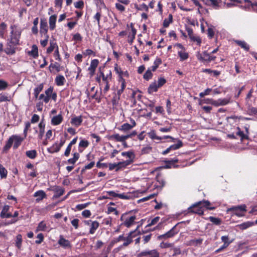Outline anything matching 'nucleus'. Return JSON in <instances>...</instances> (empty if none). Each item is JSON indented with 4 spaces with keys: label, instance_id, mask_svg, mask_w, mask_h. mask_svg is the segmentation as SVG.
<instances>
[{
    "label": "nucleus",
    "instance_id": "obj_51",
    "mask_svg": "<svg viewBox=\"0 0 257 257\" xmlns=\"http://www.w3.org/2000/svg\"><path fill=\"white\" fill-rule=\"evenodd\" d=\"M22 236L21 234H19L16 236V246L18 247V249H20L22 247Z\"/></svg>",
    "mask_w": 257,
    "mask_h": 257
},
{
    "label": "nucleus",
    "instance_id": "obj_55",
    "mask_svg": "<svg viewBox=\"0 0 257 257\" xmlns=\"http://www.w3.org/2000/svg\"><path fill=\"white\" fill-rule=\"evenodd\" d=\"M8 86L9 84L7 81L0 79V91L5 90Z\"/></svg>",
    "mask_w": 257,
    "mask_h": 257
},
{
    "label": "nucleus",
    "instance_id": "obj_50",
    "mask_svg": "<svg viewBox=\"0 0 257 257\" xmlns=\"http://www.w3.org/2000/svg\"><path fill=\"white\" fill-rule=\"evenodd\" d=\"M148 134L149 138H150L152 140H157L158 141L162 140V138L156 135V132L154 130L151 131Z\"/></svg>",
    "mask_w": 257,
    "mask_h": 257
},
{
    "label": "nucleus",
    "instance_id": "obj_64",
    "mask_svg": "<svg viewBox=\"0 0 257 257\" xmlns=\"http://www.w3.org/2000/svg\"><path fill=\"white\" fill-rule=\"evenodd\" d=\"M10 208V206L9 205H5L2 209V211L0 214V217L2 218H4V215L8 213Z\"/></svg>",
    "mask_w": 257,
    "mask_h": 257
},
{
    "label": "nucleus",
    "instance_id": "obj_16",
    "mask_svg": "<svg viewBox=\"0 0 257 257\" xmlns=\"http://www.w3.org/2000/svg\"><path fill=\"white\" fill-rule=\"evenodd\" d=\"M51 190L54 192L53 198L56 199L62 196L64 193V189L58 186H54L51 188Z\"/></svg>",
    "mask_w": 257,
    "mask_h": 257
},
{
    "label": "nucleus",
    "instance_id": "obj_37",
    "mask_svg": "<svg viewBox=\"0 0 257 257\" xmlns=\"http://www.w3.org/2000/svg\"><path fill=\"white\" fill-rule=\"evenodd\" d=\"M159 88L160 87H158V84H157L156 82L155 81L149 85L148 88V92L149 94H152L153 92H157Z\"/></svg>",
    "mask_w": 257,
    "mask_h": 257
},
{
    "label": "nucleus",
    "instance_id": "obj_12",
    "mask_svg": "<svg viewBox=\"0 0 257 257\" xmlns=\"http://www.w3.org/2000/svg\"><path fill=\"white\" fill-rule=\"evenodd\" d=\"M131 124H129L128 123H124L122 124L120 127H118L117 129L124 133H126V134L128 133L129 131L132 129L136 125V123L134 119L133 118H131Z\"/></svg>",
    "mask_w": 257,
    "mask_h": 257
},
{
    "label": "nucleus",
    "instance_id": "obj_30",
    "mask_svg": "<svg viewBox=\"0 0 257 257\" xmlns=\"http://www.w3.org/2000/svg\"><path fill=\"white\" fill-rule=\"evenodd\" d=\"M34 196L35 197H37L36 201L37 202H40L43 198L46 197V194L45 192L43 190H39L35 193Z\"/></svg>",
    "mask_w": 257,
    "mask_h": 257
},
{
    "label": "nucleus",
    "instance_id": "obj_44",
    "mask_svg": "<svg viewBox=\"0 0 257 257\" xmlns=\"http://www.w3.org/2000/svg\"><path fill=\"white\" fill-rule=\"evenodd\" d=\"M73 157L68 160V164L74 165L76 161L78 160L80 155L78 153L75 152L73 154Z\"/></svg>",
    "mask_w": 257,
    "mask_h": 257
},
{
    "label": "nucleus",
    "instance_id": "obj_38",
    "mask_svg": "<svg viewBox=\"0 0 257 257\" xmlns=\"http://www.w3.org/2000/svg\"><path fill=\"white\" fill-rule=\"evenodd\" d=\"M178 55L180 57V61H184L189 58V54L185 51V50L178 51Z\"/></svg>",
    "mask_w": 257,
    "mask_h": 257
},
{
    "label": "nucleus",
    "instance_id": "obj_39",
    "mask_svg": "<svg viewBox=\"0 0 257 257\" xmlns=\"http://www.w3.org/2000/svg\"><path fill=\"white\" fill-rule=\"evenodd\" d=\"M51 61V64L49 67V69L50 70V72H52L53 71V69H56V70L57 71V72H59L60 71V64L58 62H54V63H52L53 62V60L52 59H51L50 60Z\"/></svg>",
    "mask_w": 257,
    "mask_h": 257
},
{
    "label": "nucleus",
    "instance_id": "obj_33",
    "mask_svg": "<svg viewBox=\"0 0 257 257\" xmlns=\"http://www.w3.org/2000/svg\"><path fill=\"white\" fill-rule=\"evenodd\" d=\"M66 81L65 77L62 75H57L55 79V82L57 86H63Z\"/></svg>",
    "mask_w": 257,
    "mask_h": 257
},
{
    "label": "nucleus",
    "instance_id": "obj_24",
    "mask_svg": "<svg viewBox=\"0 0 257 257\" xmlns=\"http://www.w3.org/2000/svg\"><path fill=\"white\" fill-rule=\"evenodd\" d=\"M63 120V117L62 114L60 113L57 115L54 116L51 120V123L53 125H58L60 124Z\"/></svg>",
    "mask_w": 257,
    "mask_h": 257
},
{
    "label": "nucleus",
    "instance_id": "obj_3",
    "mask_svg": "<svg viewBox=\"0 0 257 257\" xmlns=\"http://www.w3.org/2000/svg\"><path fill=\"white\" fill-rule=\"evenodd\" d=\"M99 73L101 76V84L100 87H103V91L104 94L106 93L110 88L109 82L111 81L112 72L110 70H101V67L99 68Z\"/></svg>",
    "mask_w": 257,
    "mask_h": 257
},
{
    "label": "nucleus",
    "instance_id": "obj_49",
    "mask_svg": "<svg viewBox=\"0 0 257 257\" xmlns=\"http://www.w3.org/2000/svg\"><path fill=\"white\" fill-rule=\"evenodd\" d=\"M134 195L132 193L118 194V197L122 199H130L133 197Z\"/></svg>",
    "mask_w": 257,
    "mask_h": 257
},
{
    "label": "nucleus",
    "instance_id": "obj_40",
    "mask_svg": "<svg viewBox=\"0 0 257 257\" xmlns=\"http://www.w3.org/2000/svg\"><path fill=\"white\" fill-rule=\"evenodd\" d=\"M162 63V59L160 58L157 57L154 62L153 65L151 67L152 71L155 72Z\"/></svg>",
    "mask_w": 257,
    "mask_h": 257
},
{
    "label": "nucleus",
    "instance_id": "obj_11",
    "mask_svg": "<svg viewBox=\"0 0 257 257\" xmlns=\"http://www.w3.org/2000/svg\"><path fill=\"white\" fill-rule=\"evenodd\" d=\"M221 240L223 242V244L218 249L215 251V253H218L223 251L233 241V239L229 240L228 235L222 236L221 237Z\"/></svg>",
    "mask_w": 257,
    "mask_h": 257
},
{
    "label": "nucleus",
    "instance_id": "obj_29",
    "mask_svg": "<svg viewBox=\"0 0 257 257\" xmlns=\"http://www.w3.org/2000/svg\"><path fill=\"white\" fill-rule=\"evenodd\" d=\"M203 241V239L201 238L198 239H193L189 240L187 243V245L189 246H196L201 245Z\"/></svg>",
    "mask_w": 257,
    "mask_h": 257
},
{
    "label": "nucleus",
    "instance_id": "obj_57",
    "mask_svg": "<svg viewBox=\"0 0 257 257\" xmlns=\"http://www.w3.org/2000/svg\"><path fill=\"white\" fill-rule=\"evenodd\" d=\"M247 114L250 115L257 114V107H249L247 110Z\"/></svg>",
    "mask_w": 257,
    "mask_h": 257
},
{
    "label": "nucleus",
    "instance_id": "obj_27",
    "mask_svg": "<svg viewBox=\"0 0 257 257\" xmlns=\"http://www.w3.org/2000/svg\"><path fill=\"white\" fill-rule=\"evenodd\" d=\"M235 43L238 46H240L242 49H244L246 51L249 50L250 47L247 43L244 41L241 40H234Z\"/></svg>",
    "mask_w": 257,
    "mask_h": 257
},
{
    "label": "nucleus",
    "instance_id": "obj_35",
    "mask_svg": "<svg viewBox=\"0 0 257 257\" xmlns=\"http://www.w3.org/2000/svg\"><path fill=\"white\" fill-rule=\"evenodd\" d=\"M120 97L115 94V92L113 93V97L111 99V103L113 107H116L119 103Z\"/></svg>",
    "mask_w": 257,
    "mask_h": 257
},
{
    "label": "nucleus",
    "instance_id": "obj_45",
    "mask_svg": "<svg viewBox=\"0 0 257 257\" xmlns=\"http://www.w3.org/2000/svg\"><path fill=\"white\" fill-rule=\"evenodd\" d=\"M173 22V16L172 14H169L168 19H165L163 23L164 28H168L170 24Z\"/></svg>",
    "mask_w": 257,
    "mask_h": 257
},
{
    "label": "nucleus",
    "instance_id": "obj_43",
    "mask_svg": "<svg viewBox=\"0 0 257 257\" xmlns=\"http://www.w3.org/2000/svg\"><path fill=\"white\" fill-rule=\"evenodd\" d=\"M60 149L61 148L58 146V144L55 143L50 148L48 149V151L53 154L59 152Z\"/></svg>",
    "mask_w": 257,
    "mask_h": 257
},
{
    "label": "nucleus",
    "instance_id": "obj_21",
    "mask_svg": "<svg viewBox=\"0 0 257 257\" xmlns=\"http://www.w3.org/2000/svg\"><path fill=\"white\" fill-rule=\"evenodd\" d=\"M114 68L115 73L117 74V77L124 76L126 78L129 77L130 74L128 72L127 70L125 71H122L121 68L117 64H115Z\"/></svg>",
    "mask_w": 257,
    "mask_h": 257
},
{
    "label": "nucleus",
    "instance_id": "obj_48",
    "mask_svg": "<svg viewBox=\"0 0 257 257\" xmlns=\"http://www.w3.org/2000/svg\"><path fill=\"white\" fill-rule=\"evenodd\" d=\"M26 155L28 158L34 159L36 157L37 153L35 150H30L26 152Z\"/></svg>",
    "mask_w": 257,
    "mask_h": 257
},
{
    "label": "nucleus",
    "instance_id": "obj_7",
    "mask_svg": "<svg viewBox=\"0 0 257 257\" xmlns=\"http://www.w3.org/2000/svg\"><path fill=\"white\" fill-rule=\"evenodd\" d=\"M132 163V161L127 160L123 162H120L118 163H109L108 164V168L109 170H115L118 171L122 168H125Z\"/></svg>",
    "mask_w": 257,
    "mask_h": 257
},
{
    "label": "nucleus",
    "instance_id": "obj_63",
    "mask_svg": "<svg viewBox=\"0 0 257 257\" xmlns=\"http://www.w3.org/2000/svg\"><path fill=\"white\" fill-rule=\"evenodd\" d=\"M46 229V224L43 221H41L37 227L38 231H45Z\"/></svg>",
    "mask_w": 257,
    "mask_h": 257
},
{
    "label": "nucleus",
    "instance_id": "obj_13",
    "mask_svg": "<svg viewBox=\"0 0 257 257\" xmlns=\"http://www.w3.org/2000/svg\"><path fill=\"white\" fill-rule=\"evenodd\" d=\"M48 27L47 20L41 19L40 20V33L41 37L49 36L48 34Z\"/></svg>",
    "mask_w": 257,
    "mask_h": 257
},
{
    "label": "nucleus",
    "instance_id": "obj_15",
    "mask_svg": "<svg viewBox=\"0 0 257 257\" xmlns=\"http://www.w3.org/2000/svg\"><path fill=\"white\" fill-rule=\"evenodd\" d=\"M99 64L98 59H93L91 61L90 65L88 68V71L90 76H93L95 74L96 69Z\"/></svg>",
    "mask_w": 257,
    "mask_h": 257
},
{
    "label": "nucleus",
    "instance_id": "obj_54",
    "mask_svg": "<svg viewBox=\"0 0 257 257\" xmlns=\"http://www.w3.org/2000/svg\"><path fill=\"white\" fill-rule=\"evenodd\" d=\"M205 4L208 6H213L214 7H218V3L217 0H206Z\"/></svg>",
    "mask_w": 257,
    "mask_h": 257
},
{
    "label": "nucleus",
    "instance_id": "obj_47",
    "mask_svg": "<svg viewBox=\"0 0 257 257\" xmlns=\"http://www.w3.org/2000/svg\"><path fill=\"white\" fill-rule=\"evenodd\" d=\"M236 129L237 130V132L236 133V135L238 136L240 138V140L241 141L243 140H247L248 139V137L247 135H245L243 132L241 131V129L239 127H237Z\"/></svg>",
    "mask_w": 257,
    "mask_h": 257
},
{
    "label": "nucleus",
    "instance_id": "obj_23",
    "mask_svg": "<svg viewBox=\"0 0 257 257\" xmlns=\"http://www.w3.org/2000/svg\"><path fill=\"white\" fill-rule=\"evenodd\" d=\"M28 56L34 59H36L39 56L38 48L36 45H33L31 47V50L27 52Z\"/></svg>",
    "mask_w": 257,
    "mask_h": 257
},
{
    "label": "nucleus",
    "instance_id": "obj_22",
    "mask_svg": "<svg viewBox=\"0 0 257 257\" xmlns=\"http://www.w3.org/2000/svg\"><path fill=\"white\" fill-rule=\"evenodd\" d=\"M58 244L65 248H71V244L70 241L64 238L62 235L60 236V238L58 242Z\"/></svg>",
    "mask_w": 257,
    "mask_h": 257
},
{
    "label": "nucleus",
    "instance_id": "obj_56",
    "mask_svg": "<svg viewBox=\"0 0 257 257\" xmlns=\"http://www.w3.org/2000/svg\"><path fill=\"white\" fill-rule=\"evenodd\" d=\"M209 220L213 223L215 225H219L221 223V220L220 219L216 217H214L213 216H210L209 217Z\"/></svg>",
    "mask_w": 257,
    "mask_h": 257
},
{
    "label": "nucleus",
    "instance_id": "obj_41",
    "mask_svg": "<svg viewBox=\"0 0 257 257\" xmlns=\"http://www.w3.org/2000/svg\"><path fill=\"white\" fill-rule=\"evenodd\" d=\"M99 223L97 221H93L90 225V228L89 233L90 234H94L96 230L98 228Z\"/></svg>",
    "mask_w": 257,
    "mask_h": 257
},
{
    "label": "nucleus",
    "instance_id": "obj_6",
    "mask_svg": "<svg viewBox=\"0 0 257 257\" xmlns=\"http://www.w3.org/2000/svg\"><path fill=\"white\" fill-rule=\"evenodd\" d=\"M227 211L232 212L236 216L242 217L244 215V213L246 211V206L244 204L233 206L228 208Z\"/></svg>",
    "mask_w": 257,
    "mask_h": 257
},
{
    "label": "nucleus",
    "instance_id": "obj_42",
    "mask_svg": "<svg viewBox=\"0 0 257 257\" xmlns=\"http://www.w3.org/2000/svg\"><path fill=\"white\" fill-rule=\"evenodd\" d=\"M7 28V25L5 22L0 24V37L5 39V31Z\"/></svg>",
    "mask_w": 257,
    "mask_h": 257
},
{
    "label": "nucleus",
    "instance_id": "obj_20",
    "mask_svg": "<svg viewBox=\"0 0 257 257\" xmlns=\"http://www.w3.org/2000/svg\"><path fill=\"white\" fill-rule=\"evenodd\" d=\"M108 139L113 141L124 142L125 144H126V138L125 135L120 136L118 134H115L109 136L108 137Z\"/></svg>",
    "mask_w": 257,
    "mask_h": 257
},
{
    "label": "nucleus",
    "instance_id": "obj_18",
    "mask_svg": "<svg viewBox=\"0 0 257 257\" xmlns=\"http://www.w3.org/2000/svg\"><path fill=\"white\" fill-rule=\"evenodd\" d=\"M210 101V104L215 106L225 105L229 103V99L227 98L218 99L217 100L211 99Z\"/></svg>",
    "mask_w": 257,
    "mask_h": 257
},
{
    "label": "nucleus",
    "instance_id": "obj_46",
    "mask_svg": "<svg viewBox=\"0 0 257 257\" xmlns=\"http://www.w3.org/2000/svg\"><path fill=\"white\" fill-rule=\"evenodd\" d=\"M152 69L151 68H149L148 70L146 71V72L145 73V74L143 75V78L146 80H149L150 79H152L153 77V73H152Z\"/></svg>",
    "mask_w": 257,
    "mask_h": 257
},
{
    "label": "nucleus",
    "instance_id": "obj_32",
    "mask_svg": "<svg viewBox=\"0 0 257 257\" xmlns=\"http://www.w3.org/2000/svg\"><path fill=\"white\" fill-rule=\"evenodd\" d=\"M135 231H131L128 234L127 237H125V240H124L125 241L123 242L122 246H127L130 243H131L133 241V238L134 237L133 235Z\"/></svg>",
    "mask_w": 257,
    "mask_h": 257
},
{
    "label": "nucleus",
    "instance_id": "obj_62",
    "mask_svg": "<svg viewBox=\"0 0 257 257\" xmlns=\"http://www.w3.org/2000/svg\"><path fill=\"white\" fill-rule=\"evenodd\" d=\"M74 6L76 9H82L84 6V3L83 0H80L74 3Z\"/></svg>",
    "mask_w": 257,
    "mask_h": 257
},
{
    "label": "nucleus",
    "instance_id": "obj_53",
    "mask_svg": "<svg viewBox=\"0 0 257 257\" xmlns=\"http://www.w3.org/2000/svg\"><path fill=\"white\" fill-rule=\"evenodd\" d=\"M121 155L122 156H126V157L130 159L132 161V162H133V159L135 157V154L132 151H128V152H123L121 153Z\"/></svg>",
    "mask_w": 257,
    "mask_h": 257
},
{
    "label": "nucleus",
    "instance_id": "obj_4",
    "mask_svg": "<svg viewBox=\"0 0 257 257\" xmlns=\"http://www.w3.org/2000/svg\"><path fill=\"white\" fill-rule=\"evenodd\" d=\"M24 140V138L18 135H12L6 142L5 146L3 147V151L4 152H7L11 149L13 143V149H17L21 145Z\"/></svg>",
    "mask_w": 257,
    "mask_h": 257
},
{
    "label": "nucleus",
    "instance_id": "obj_1",
    "mask_svg": "<svg viewBox=\"0 0 257 257\" xmlns=\"http://www.w3.org/2000/svg\"><path fill=\"white\" fill-rule=\"evenodd\" d=\"M10 29L5 52L7 55H12L16 53V47L20 45L22 29L17 24L11 25Z\"/></svg>",
    "mask_w": 257,
    "mask_h": 257
},
{
    "label": "nucleus",
    "instance_id": "obj_17",
    "mask_svg": "<svg viewBox=\"0 0 257 257\" xmlns=\"http://www.w3.org/2000/svg\"><path fill=\"white\" fill-rule=\"evenodd\" d=\"M210 54L206 51H204L202 53L198 52L196 54L197 59L202 62L208 63Z\"/></svg>",
    "mask_w": 257,
    "mask_h": 257
},
{
    "label": "nucleus",
    "instance_id": "obj_19",
    "mask_svg": "<svg viewBox=\"0 0 257 257\" xmlns=\"http://www.w3.org/2000/svg\"><path fill=\"white\" fill-rule=\"evenodd\" d=\"M183 146V143L181 140H178L177 144H173L170 146L167 149L162 152V154L165 155L171 152L172 150H176Z\"/></svg>",
    "mask_w": 257,
    "mask_h": 257
},
{
    "label": "nucleus",
    "instance_id": "obj_58",
    "mask_svg": "<svg viewBox=\"0 0 257 257\" xmlns=\"http://www.w3.org/2000/svg\"><path fill=\"white\" fill-rule=\"evenodd\" d=\"M104 158L102 157L100 159L99 161L96 163V167L98 168H108V164L102 163L100 162L103 161Z\"/></svg>",
    "mask_w": 257,
    "mask_h": 257
},
{
    "label": "nucleus",
    "instance_id": "obj_60",
    "mask_svg": "<svg viewBox=\"0 0 257 257\" xmlns=\"http://www.w3.org/2000/svg\"><path fill=\"white\" fill-rule=\"evenodd\" d=\"M53 56L55 58L56 60H57L58 62H60L62 61V58L61 57L59 51V48L56 49L54 51V53L53 54Z\"/></svg>",
    "mask_w": 257,
    "mask_h": 257
},
{
    "label": "nucleus",
    "instance_id": "obj_10",
    "mask_svg": "<svg viewBox=\"0 0 257 257\" xmlns=\"http://www.w3.org/2000/svg\"><path fill=\"white\" fill-rule=\"evenodd\" d=\"M183 222H184L183 221L178 222L167 232H166V233H165L164 234L159 236L158 238L159 239H161L163 238L167 239L168 238L172 237L173 236H174L175 234H176L179 232V230L176 229V226L180 223H182Z\"/></svg>",
    "mask_w": 257,
    "mask_h": 257
},
{
    "label": "nucleus",
    "instance_id": "obj_5",
    "mask_svg": "<svg viewBox=\"0 0 257 257\" xmlns=\"http://www.w3.org/2000/svg\"><path fill=\"white\" fill-rule=\"evenodd\" d=\"M132 212V211H131L129 212L124 213L120 217V220L123 221L122 224L128 228L135 223V220L136 219L135 215H128Z\"/></svg>",
    "mask_w": 257,
    "mask_h": 257
},
{
    "label": "nucleus",
    "instance_id": "obj_14",
    "mask_svg": "<svg viewBox=\"0 0 257 257\" xmlns=\"http://www.w3.org/2000/svg\"><path fill=\"white\" fill-rule=\"evenodd\" d=\"M117 3L115 4V8L121 13L125 11V8L123 5L127 6L130 3V0H117Z\"/></svg>",
    "mask_w": 257,
    "mask_h": 257
},
{
    "label": "nucleus",
    "instance_id": "obj_59",
    "mask_svg": "<svg viewBox=\"0 0 257 257\" xmlns=\"http://www.w3.org/2000/svg\"><path fill=\"white\" fill-rule=\"evenodd\" d=\"M11 100V97L6 95L4 93H0V102L10 101Z\"/></svg>",
    "mask_w": 257,
    "mask_h": 257
},
{
    "label": "nucleus",
    "instance_id": "obj_52",
    "mask_svg": "<svg viewBox=\"0 0 257 257\" xmlns=\"http://www.w3.org/2000/svg\"><path fill=\"white\" fill-rule=\"evenodd\" d=\"M152 151V147L147 145V146L143 147L141 152V155H146L150 154Z\"/></svg>",
    "mask_w": 257,
    "mask_h": 257
},
{
    "label": "nucleus",
    "instance_id": "obj_2",
    "mask_svg": "<svg viewBox=\"0 0 257 257\" xmlns=\"http://www.w3.org/2000/svg\"><path fill=\"white\" fill-rule=\"evenodd\" d=\"M210 205L209 201L203 200L197 202L188 208V213H195L198 215H203L204 212L203 207H206L209 210H213L214 207H208Z\"/></svg>",
    "mask_w": 257,
    "mask_h": 257
},
{
    "label": "nucleus",
    "instance_id": "obj_26",
    "mask_svg": "<svg viewBox=\"0 0 257 257\" xmlns=\"http://www.w3.org/2000/svg\"><path fill=\"white\" fill-rule=\"evenodd\" d=\"M58 48H59V47L55 40H50V46L47 49L46 53L47 54H49L51 53L53 51H55Z\"/></svg>",
    "mask_w": 257,
    "mask_h": 257
},
{
    "label": "nucleus",
    "instance_id": "obj_34",
    "mask_svg": "<svg viewBox=\"0 0 257 257\" xmlns=\"http://www.w3.org/2000/svg\"><path fill=\"white\" fill-rule=\"evenodd\" d=\"M53 92V87L50 86L49 88L45 90V93L46 94V97L44 99V102L48 103L51 99V94Z\"/></svg>",
    "mask_w": 257,
    "mask_h": 257
},
{
    "label": "nucleus",
    "instance_id": "obj_8",
    "mask_svg": "<svg viewBox=\"0 0 257 257\" xmlns=\"http://www.w3.org/2000/svg\"><path fill=\"white\" fill-rule=\"evenodd\" d=\"M137 257H160V252L156 249L144 250L137 255Z\"/></svg>",
    "mask_w": 257,
    "mask_h": 257
},
{
    "label": "nucleus",
    "instance_id": "obj_25",
    "mask_svg": "<svg viewBox=\"0 0 257 257\" xmlns=\"http://www.w3.org/2000/svg\"><path fill=\"white\" fill-rule=\"evenodd\" d=\"M82 121V116L80 115L71 118L70 122L73 125H74L76 127H78L81 124Z\"/></svg>",
    "mask_w": 257,
    "mask_h": 257
},
{
    "label": "nucleus",
    "instance_id": "obj_28",
    "mask_svg": "<svg viewBox=\"0 0 257 257\" xmlns=\"http://www.w3.org/2000/svg\"><path fill=\"white\" fill-rule=\"evenodd\" d=\"M57 16L53 15L51 16L49 19V28L51 30H54L56 28V22Z\"/></svg>",
    "mask_w": 257,
    "mask_h": 257
},
{
    "label": "nucleus",
    "instance_id": "obj_31",
    "mask_svg": "<svg viewBox=\"0 0 257 257\" xmlns=\"http://www.w3.org/2000/svg\"><path fill=\"white\" fill-rule=\"evenodd\" d=\"M89 142L87 140H82L79 143L78 151L80 153H82L83 150L88 147Z\"/></svg>",
    "mask_w": 257,
    "mask_h": 257
},
{
    "label": "nucleus",
    "instance_id": "obj_9",
    "mask_svg": "<svg viewBox=\"0 0 257 257\" xmlns=\"http://www.w3.org/2000/svg\"><path fill=\"white\" fill-rule=\"evenodd\" d=\"M176 154L178 153H175V157L170 160L165 159L163 161L165 163V165L162 167V168L170 169L172 168H177L178 165L176 164L179 162V159L176 156Z\"/></svg>",
    "mask_w": 257,
    "mask_h": 257
},
{
    "label": "nucleus",
    "instance_id": "obj_61",
    "mask_svg": "<svg viewBox=\"0 0 257 257\" xmlns=\"http://www.w3.org/2000/svg\"><path fill=\"white\" fill-rule=\"evenodd\" d=\"M189 38L191 39V40L192 42H196L198 45L200 46L201 45L202 40H201V39L199 37L196 36L194 35H193Z\"/></svg>",
    "mask_w": 257,
    "mask_h": 257
},
{
    "label": "nucleus",
    "instance_id": "obj_36",
    "mask_svg": "<svg viewBox=\"0 0 257 257\" xmlns=\"http://www.w3.org/2000/svg\"><path fill=\"white\" fill-rule=\"evenodd\" d=\"M254 224L253 222L251 221H247L245 222H243L240 224H238L236 225L238 228L241 230H244L247 229V228L253 226Z\"/></svg>",
    "mask_w": 257,
    "mask_h": 257
}]
</instances>
